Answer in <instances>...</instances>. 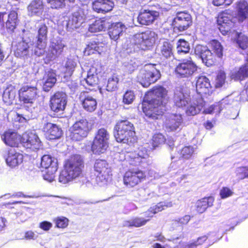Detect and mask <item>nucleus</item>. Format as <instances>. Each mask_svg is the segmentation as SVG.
I'll list each match as a JSON object with an SVG mask.
<instances>
[{
	"mask_svg": "<svg viewBox=\"0 0 248 248\" xmlns=\"http://www.w3.org/2000/svg\"><path fill=\"white\" fill-rule=\"evenodd\" d=\"M167 91L161 86H156L148 92L142 103V109L149 118L157 119L165 110L164 104L168 100Z\"/></svg>",
	"mask_w": 248,
	"mask_h": 248,
	"instance_id": "f257e3e1",
	"label": "nucleus"
},
{
	"mask_svg": "<svg viewBox=\"0 0 248 248\" xmlns=\"http://www.w3.org/2000/svg\"><path fill=\"white\" fill-rule=\"evenodd\" d=\"M83 167V162L80 156H72L67 160L64 169L61 172L59 182L64 184L79 177L82 174Z\"/></svg>",
	"mask_w": 248,
	"mask_h": 248,
	"instance_id": "f03ea898",
	"label": "nucleus"
},
{
	"mask_svg": "<svg viewBox=\"0 0 248 248\" xmlns=\"http://www.w3.org/2000/svg\"><path fill=\"white\" fill-rule=\"evenodd\" d=\"M114 136L118 142L130 144L137 141L133 124L127 120L118 122L114 128Z\"/></svg>",
	"mask_w": 248,
	"mask_h": 248,
	"instance_id": "7ed1b4c3",
	"label": "nucleus"
},
{
	"mask_svg": "<svg viewBox=\"0 0 248 248\" xmlns=\"http://www.w3.org/2000/svg\"><path fill=\"white\" fill-rule=\"evenodd\" d=\"M155 66V64H147L140 70L137 79L143 87H149L160 78V72Z\"/></svg>",
	"mask_w": 248,
	"mask_h": 248,
	"instance_id": "20e7f679",
	"label": "nucleus"
},
{
	"mask_svg": "<svg viewBox=\"0 0 248 248\" xmlns=\"http://www.w3.org/2000/svg\"><path fill=\"white\" fill-rule=\"evenodd\" d=\"M157 39V35L155 32L147 31L144 32L135 34L133 36V41L138 48L146 50L152 48Z\"/></svg>",
	"mask_w": 248,
	"mask_h": 248,
	"instance_id": "39448f33",
	"label": "nucleus"
},
{
	"mask_svg": "<svg viewBox=\"0 0 248 248\" xmlns=\"http://www.w3.org/2000/svg\"><path fill=\"white\" fill-rule=\"evenodd\" d=\"M109 134L104 128L99 129L93 140L92 150L93 154L100 155L104 153L108 147Z\"/></svg>",
	"mask_w": 248,
	"mask_h": 248,
	"instance_id": "423d86ee",
	"label": "nucleus"
},
{
	"mask_svg": "<svg viewBox=\"0 0 248 248\" xmlns=\"http://www.w3.org/2000/svg\"><path fill=\"white\" fill-rule=\"evenodd\" d=\"M217 21L220 31L226 35L231 33V29L234 25L236 18L233 16L231 11L226 10L218 15Z\"/></svg>",
	"mask_w": 248,
	"mask_h": 248,
	"instance_id": "0eeeda50",
	"label": "nucleus"
},
{
	"mask_svg": "<svg viewBox=\"0 0 248 248\" xmlns=\"http://www.w3.org/2000/svg\"><path fill=\"white\" fill-rule=\"evenodd\" d=\"M92 126L86 119L76 122L70 128V137L73 140H79L87 136Z\"/></svg>",
	"mask_w": 248,
	"mask_h": 248,
	"instance_id": "6e6552de",
	"label": "nucleus"
},
{
	"mask_svg": "<svg viewBox=\"0 0 248 248\" xmlns=\"http://www.w3.org/2000/svg\"><path fill=\"white\" fill-rule=\"evenodd\" d=\"M94 170L98 173L96 178L97 184L100 186L106 185L110 178V170L106 161L104 160H96L94 164Z\"/></svg>",
	"mask_w": 248,
	"mask_h": 248,
	"instance_id": "1a4fd4ad",
	"label": "nucleus"
},
{
	"mask_svg": "<svg viewBox=\"0 0 248 248\" xmlns=\"http://www.w3.org/2000/svg\"><path fill=\"white\" fill-rule=\"evenodd\" d=\"M197 70V66L191 58L183 60L175 68V73L181 78H188Z\"/></svg>",
	"mask_w": 248,
	"mask_h": 248,
	"instance_id": "9d476101",
	"label": "nucleus"
},
{
	"mask_svg": "<svg viewBox=\"0 0 248 248\" xmlns=\"http://www.w3.org/2000/svg\"><path fill=\"white\" fill-rule=\"evenodd\" d=\"M47 28L43 24L41 25L38 31L37 41L34 48V55L40 57L46 52V46Z\"/></svg>",
	"mask_w": 248,
	"mask_h": 248,
	"instance_id": "9b49d317",
	"label": "nucleus"
},
{
	"mask_svg": "<svg viewBox=\"0 0 248 248\" xmlns=\"http://www.w3.org/2000/svg\"><path fill=\"white\" fill-rule=\"evenodd\" d=\"M145 176L142 170L139 169L130 170L124 174V183L127 187H132L140 183Z\"/></svg>",
	"mask_w": 248,
	"mask_h": 248,
	"instance_id": "f8f14e48",
	"label": "nucleus"
},
{
	"mask_svg": "<svg viewBox=\"0 0 248 248\" xmlns=\"http://www.w3.org/2000/svg\"><path fill=\"white\" fill-rule=\"evenodd\" d=\"M65 46L63 41L61 39L52 40L48 51L46 53V62H48L59 57L62 54Z\"/></svg>",
	"mask_w": 248,
	"mask_h": 248,
	"instance_id": "ddd939ff",
	"label": "nucleus"
},
{
	"mask_svg": "<svg viewBox=\"0 0 248 248\" xmlns=\"http://www.w3.org/2000/svg\"><path fill=\"white\" fill-rule=\"evenodd\" d=\"M205 106L202 97L196 94L190 99L186 104V113L187 115L194 116L198 114Z\"/></svg>",
	"mask_w": 248,
	"mask_h": 248,
	"instance_id": "4468645a",
	"label": "nucleus"
},
{
	"mask_svg": "<svg viewBox=\"0 0 248 248\" xmlns=\"http://www.w3.org/2000/svg\"><path fill=\"white\" fill-rule=\"evenodd\" d=\"M191 23V16L186 12L177 13L172 22V26L175 31H182L186 30Z\"/></svg>",
	"mask_w": 248,
	"mask_h": 248,
	"instance_id": "2eb2a0df",
	"label": "nucleus"
},
{
	"mask_svg": "<svg viewBox=\"0 0 248 248\" xmlns=\"http://www.w3.org/2000/svg\"><path fill=\"white\" fill-rule=\"evenodd\" d=\"M21 143L25 148L33 151L39 149L41 147V142L38 136L32 132H26L22 135Z\"/></svg>",
	"mask_w": 248,
	"mask_h": 248,
	"instance_id": "dca6fc26",
	"label": "nucleus"
},
{
	"mask_svg": "<svg viewBox=\"0 0 248 248\" xmlns=\"http://www.w3.org/2000/svg\"><path fill=\"white\" fill-rule=\"evenodd\" d=\"M38 91L35 86L25 85L19 90L20 100L26 104H32L35 100Z\"/></svg>",
	"mask_w": 248,
	"mask_h": 248,
	"instance_id": "f3484780",
	"label": "nucleus"
},
{
	"mask_svg": "<svg viewBox=\"0 0 248 248\" xmlns=\"http://www.w3.org/2000/svg\"><path fill=\"white\" fill-rule=\"evenodd\" d=\"M67 103L66 95L63 92H57L51 98L50 107L55 112L64 110Z\"/></svg>",
	"mask_w": 248,
	"mask_h": 248,
	"instance_id": "a211bd4d",
	"label": "nucleus"
},
{
	"mask_svg": "<svg viewBox=\"0 0 248 248\" xmlns=\"http://www.w3.org/2000/svg\"><path fill=\"white\" fill-rule=\"evenodd\" d=\"M15 50V55L17 57L28 58L34 54V50L33 51L32 44L31 41L23 40L16 45Z\"/></svg>",
	"mask_w": 248,
	"mask_h": 248,
	"instance_id": "6ab92c4d",
	"label": "nucleus"
},
{
	"mask_svg": "<svg viewBox=\"0 0 248 248\" xmlns=\"http://www.w3.org/2000/svg\"><path fill=\"white\" fill-rule=\"evenodd\" d=\"M195 52L196 54L200 56L202 62L207 66L212 65L216 60L215 55L206 46L197 45Z\"/></svg>",
	"mask_w": 248,
	"mask_h": 248,
	"instance_id": "aec40b11",
	"label": "nucleus"
},
{
	"mask_svg": "<svg viewBox=\"0 0 248 248\" xmlns=\"http://www.w3.org/2000/svg\"><path fill=\"white\" fill-rule=\"evenodd\" d=\"M196 90L197 94L202 97L212 93V88L209 79L203 76L198 77L196 80Z\"/></svg>",
	"mask_w": 248,
	"mask_h": 248,
	"instance_id": "412c9836",
	"label": "nucleus"
},
{
	"mask_svg": "<svg viewBox=\"0 0 248 248\" xmlns=\"http://www.w3.org/2000/svg\"><path fill=\"white\" fill-rule=\"evenodd\" d=\"M85 15L82 9H78L73 13L67 23V28L70 31L78 28L84 22Z\"/></svg>",
	"mask_w": 248,
	"mask_h": 248,
	"instance_id": "4be33fe9",
	"label": "nucleus"
},
{
	"mask_svg": "<svg viewBox=\"0 0 248 248\" xmlns=\"http://www.w3.org/2000/svg\"><path fill=\"white\" fill-rule=\"evenodd\" d=\"M191 98L189 91L186 89L178 88L174 93V102L178 107H186Z\"/></svg>",
	"mask_w": 248,
	"mask_h": 248,
	"instance_id": "5701e85b",
	"label": "nucleus"
},
{
	"mask_svg": "<svg viewBox=\"0 0 248 248\" xmlns=\"http://www.w3.org/2000/svg\"><path fill=\"white\" fill-rule=\"evenodd\" d=\"M17 14L15 11H11L6 16L5 13H0V23L2 26L5 23L6 28L10 31H13L17 23Z\"/></svg>",
	"mask_w": 248,
	"mask_h": 248,
	"instance_id": "b1692460",
	"label": "nucleus"
},
{
	"mask_svg": "<svg viewBox=\"0 0 248 248\" xmlns=\"http://www.w3.org/2000/svg\"><path fill=\"white\" fill-rule=\"evenodd\" d=\"M80 100L83 108L87 111H94L97 108L95 98L87 93H83L80 95Z\"/></svg>",
	"mask_w": 248,
	"mask_h": 248,
	"instance_id": "393cba45",
	"label": "nucleus"
},
{
	"mask_svg": "<svg viewBox=\"0 0 248 248\" xmlns=\"http://www.w3.org/2000/svg\"><path fill=\"white\" fill-rule=\"evenodd\" d=\"M159 16V13L155 11L144 10L138 17V21L141 25H148L152 24Z\"/></svg>",
	"mask_w": 248,
	"mask_h": 248,
	"instance_id": "a878e982",
	"label": "nucleus"
},
{
	"mask_svg": "<svg viewBox=\"0 0 248 248\" xmlns=\"http://www.w3.org/2000/svg\"><path fill=\"white\" fill-rule=\"evenodd\" d=\"M97 68L92 66L88 71L86 78H84L81 81V84L86 88H89L90 86H94L97 84L98 82Z\"/></svg>",
	"mask_w": 248,
	"mask_h": 248,
	"instance_id": "bb28decb",
	"label": "nucleus"
},
{
	"mask_svg": "<svg viewBox=\"0 0 248 248\" xmlns=\"http://www.w3.org/2000/svg\"><path fill=\"white\" fill-rule=\"evenodd\" d=\"M183 123L181 114H171L166 122V128L168 131H174L180 128Z\"/></svg>",
	"mask_w": 248,
	"mask_h": 248,
	"instance_id": "cd10ccee",
	"label": "nucleus"
},
{
	"mask_svg": "<svg viewBox=\"0 0 248 248\" xmlns=\"http://www.w3.org/2000/svg\"><path fill=\"white\" fill-rule=\"evenodd\" d=\"M108 29V35L111 39L114 41L117 40L122 35L123 32L125 31L126 28L122 22L111 23Z\"/></svg>",
	"mask_w": 248,
	"mask_h": 248,
	"instance_id": "c85d7f7f",
	"label": "nucleus"
},
{
	"mask_svg": "<svg viewBox=\"0 0 248 248\" xmlns=\"http://www.w3.org/2000/svg\"><path fill=\"white\" fill-rule=\"evenodd\" d=\"M21 137L17 133L10 130L6 131L1 139L4 143L11 147H16L21 143Z\"/></svg>",
	"mask_w": 248,
	"mask_h": 248,
	"instance_id": "c756f323",
	"label": "nucleus"
},
{
	"mask_svg": "<svg viewBox=\"0 0 248 248\" xmlns=\"http://www.w3.org/2000/svg\"><path fill=\"white\" fill-rule=\"evenodd\" d=\"M231 39L242 49H246L248 46V37L242 32L233 31L231 32Z\"/></svg>",
	"mask_w": 248,
	"mask_h": 248,
	"instance_id": "7c9ffc66",
	"label": "nucleus"
},
{
	"mask_svg": "<svg viewBox=\"0 0 248 248\" xmlns=\"http://www.w3.org/2000/svg\"><path fill=\"white\" fill-rule=\"evenodd\" d=\"M43 130L46 138L50 140L58 139L62 135L61 129L56 124L50 123L45 124Z\"/></svg>",
	"mask_w": 248,
	"mask_h": 248,
	"instance_id": "2f4dec72",
	"label": "nucleus"
},
{
	"mask_svg": "<svg viewBox=\"0 0 248 248\" xmlns=\"http://www.w3.org/2000/svg\"><path fill=\"white\" fill-rule=\"evenodd\" d=\"M113 3L109 0H94L93 2V8L97 13H106L111 11Z\"/></svg>",
	"mask_w": 248,
	"mask_h": 248,
	"instance_id": "473e14b6",
	"label": "nucleus"
},
{
	"mask_svg": "<svg viewBox=\"0 0 248 248\" xmlns=\"http://www.w3.org/2000/svg\"><path fill=\"white\" fill-rule=\"evenodd\" d=\"M23 160V155L17 152L15 149H12L9 150L6 162L9 167H15L20 164Z\"/></svg>",
	"mask_w": 248,
	"mask_h": 248,
	"instance_id": "72a5a7b5",
	"label": "nucleus"
},
{
	"mask_svg": "<svg viewBox=\"0 0 248 248\" xmlns=\"http://www.w3.org/2000/svg\"><path fill=\"white\" fill-rule=\"evenodd\" d=\"M110 26V21L109 19L101 18L96 20L93 23L90 24L88 30L91 32L105 31Z\"/></svg>",
	"mask_w": 248,
	"mask_h": 248,
	"instance_id": "f704fd0d",
	"label": "nucleus"
},
{
	"mask_svg": "<svg viewBox=\"0 0 248 248\" xmlns=\"http://www.w3.org/2000/svg\"><path fill=\"white\" fill-rule=\"evenodd\" d=\"M236 5L237 18L240 22H242L248 17V4L245 0H241Z\"/></svg>",
	"mask_w": 248,
	"mask_h": 248,
	"instance_id": "c9c22d12",
	"label": "nucleus"
},
{
	"mask_svg": "<svg viewBox=\"0 0 248 248\" xmlns=\"http://www.w3.org/2000/svg\"><path fill=\"white\" fill-rule=\"evenodd\" d=\"M148 156V150L145 147H141L138 151L134 153H128L125 155L126 158L133 159L135 164L140 163L142 158H145Z\"/></svg>",
	"mask_w": 248,
	"mask_h": 248,
	"instance_id": "e433bc0d",
	"label": "nucleus"
},
{
	"mask_svg": "<svg viewBox=\"0 0 248 248\" xmlns=\"http://www.w3.org/2000/svg\"><path fill=\"white\" fill-rule=\"evenodd\" d=\"M44 4L42 0H32L28 6V11L31 16H38L42 13Z\"/></svg>",
	"mask_w": 248,
	"mask_h": 248,
	"instance_id": "4c0bfd02",
	"label": "nucleus"
},
{
	"mask_svg": "<svg viewBox=\"0 0 248 248\" xmlns=\"http://www.w3.org/2000/svg\"><path fill=\"white\" fill-rule=\"evenodd\" d=\"M43 89L45 91H48L56 82V74L52 70L46 72L43 78Z\"/></svg>",
	"mask_w": 248,
	"mask_h": 248,
	"instance_id": "58836bf2",
	"label": "nucleus"
},
{
	"mask_svg": "<svg viewBox=\"0 0 248 248\" xmlns=\"http://www.w3.org/2000/svg\"><path fill=\"white\" fill-rule=\"evenodd\" d=\"M213 197L204 198L196 203V210L199 213H203L208 206H211L214 202Z\"/></svg>",
	"mask_w": 248,
	"mask_h": 248,
	"instance_id": "ea45409f",
	"label": "nucleus"
},
{
	"mask_svg": "<svg viewBox=\"0 0 248 248\" xmlns=\"http://www.w3.org/2000/svg\"><path fill=\"white\" fill-rule=\"evenodd\" d=\"M16 94V90L12 85L9 86L4 91L3 100L7 105H11L14 100Z\"/></svg>",
	"mask_w": 248,
	"mask_h": 248,
	"instance_id": "a19ab883",
	"label": "nucleus"
},
{
	"mask_svg": "<svg viewBox=\"0 0 248 248\" xmlns=\"http://www.w3.org/2000/svg\"><path fill=\"white\" fill-rule=\"evenodd\" d=\"M231 77L235 80H243L248 77V66L244 65L231 73Z\"/></svg>",
	"mask_w": 248,
	"mask_h": 248,
	"instance_id": "79ce46f5",
	"label": "nucleus"
},
{
	"mask_svg": "<svg viewBox=\"0 0 248 248\" xmlns=\"http://www.w3.org/2000/svg\"><path fill=\"white\" fill-rule=\"evenodd\" d=\"M77 60L76 58H68L64 66V77H68L72 75L77 66Z\"/></svg>",
	"mask_w": 248,
	"mask_h": 248,
	"instance_id": "37998d69",
	"label": "nucleus"
},
{
	"mask_svg": "<svg viewBox=\"0 0 248 248\" xmlns=\"http://www.w3.org/2000/svg\"><path fill=\"white\" fill-rule=\"evenodd\" d=\"M103 50L102 44L97 43L94 41L90 42L85 48L84 53L85 54L89 55L93 54L95 52L100 53Z\"/></svg>",
	"mask_w": 248,
	"mask_h": 248,
	"instance_id": "c03bdc74",
	"label": "nucleus"
},
{
	"mask_svg": "<svg viewBox=\"0 0 248 248\" xmlns=\"http://www.w3.org/2000/svg\"><path fill=\"white\" fill-rule=\"evenodd\" d=\"M55 163L56 168H58L57 161L55 158H52L49 155H44L42 157L41 166L42 168L46 169H51Z\"/></svg>",
	"mask_w": 248,
	"mask_h": 248,
	"instance_id": "a18cd8bd",
	"label": "nucleus"
},
{
	"mask_svg": "<svg viewBox=\"0 0 248 248\" xmlns=\"http://www.w3.org/2000/svg\"><path fill=\"white\" fill-rule=\"evenodd\" d=\"M210 50L215 55L216 57L221 58L223 56V46L220 43L216 40L210 42Z\"/></svg>",
	"mask_w": 248,
	"mask_h": 248,
	"instance_id": "49530a36",
	"label": "nucleus"
},
{
	"mask_svg": "<svg viewBox=\"0 0 248 248\" xmlns=\"http://www.w3.org/2000/svg\"><path fill=\"white\" fill-rule=\"evenodd\" d=\"M119 80L118 77L116 75H113L109 78L108 81L106 90L108 92H113L116 90L118 88Z\"/></svg>",
	"mask_w": 248,
	"mask_h": 248,
	"instance_id": "de8ad7c7",
	"label": "nucleus"
},
{
	"mask_svg": "<svg viewBox=\"0 0 248 248\" xmlns=\"http://www.w3.org/2000/svg\"><path fill=\"white\" fill-rule=\"evenodd\" d=\"M148 220L142 218L136 217L129 221H125L124 225L127 227H139L145 225Z\"/></svg>",
	"mask_w": 248,
	"mask_h": 248,
	"instance_id": "09e8293b",
	"label": "nucleus"
},
{
	"mask_svg": "<svg viewBox=\"0 0 248 248\" xmlns=\"http://www.w3.org/2000/svg\"><path fill=\"white\" fill-rule=\"evenodd\" d=\"M55 163L53 164V166L51 168V169H46L45 171L43 173V178L44 180L51 182L54 181L55 178V173L57 171L58 168H56Z\"/></svg>",
	"mask_w": 248,
	"mask_h": 248,
	"instance_id": "8fccbe9b",
	"label": "nucleus"
},
{
	"mask_svg": "<svg viewBox=\"0 0 248 248\" xmlns=\"http://www.w3.org/2000/svg\"><path fill=\"white\" fill-rule=\"evenodd\" d=\"M190 49L189 43L183 39H180L177 43V50L179 53H186Z\"/></svg>",
	"mask_w": 248,
	"mask_h": 248,
	"instance_id": "3c124183",
	"label": "nucleus"
},
{
	"mask_svg": "<svg viewBox=\"0 0 248 248\" xmlns=\"http://www.w3.org/2000/svg\"><path fill=\"white\" fill-rule=\"evenodd\" d=\"M194 148L190 146L184 147L181 151V157L185 159L191 158L194 153Z\"/></svg>",
	"mask_w": 248,
	"mask_h": 248,
	"instance_id": "603ef678",
	"label": "nucleus"
},
{
	"mask_svg": "<svg viewBox=\"0 0 248 248\" xmlns=\"http://www.w3.org/2000/svg\"><path fill=\"white\" fill-rule=\"evenodd\" d=\"M164 136L160 133L155 134L152 138V145L154 148L163 144L165 141Z\"/></svg>",
	"mask_w": 248,
	"mask_h": 248,
	"instance_id": "864d4df0",
	"label": "nucleus"
},
{
	"mask_svg": "<svg viewBox=\"0 0 248 248\" xmlns=\"http://www.w3.org/2000/svg\"><path fill=\"white\" fill-rule=\"evenodd\" d=\"M135 98L134 92L131 90L126 91L123 95V103L125 105L131 104Z\"/></svg>",
	"mask_w": 248,
	"mask_h": 248,
	"instance_id": "5fc2aeb1",
	"label": "nucleus"
},
{
	"mask_svg": "<svg viewBox=\"0 0 248 248\" xmlns=\"http://www.w3.org/2000/svg\"><path fill=\"white\" fill-rule=\"evenodd\" d=\"M161 52L162 55L168 58L172 54V46L168 42H164L161 48Z\"/></svg>",
	"mask_w": 248,
	"mask_h": 248,
	"instance_id": "6e6d98bb",
	"label": "nucleus"
},
{
	"mask_svg": "<svg viewBox=\"0 0 248 248\" xmlns=\"http://www.w3.org/2000/svg\"><path fill=\"white\" fill-rule=\"evenodd\" d=\"M235 173L236 176L240 179L248 177V166L237 168Z\"/></svg>",
	"mask_w": 248,
	"mask_h": 248,
	"instance_id": "4d7b16f0",
	"label": "nucleus"
},
{
	"mask_svg": "<svg viewBox=\"0 0 248 248\" xmlns=\"http://www.w3.org/2000/svg\"><path fill=\"white\" fill-rule=\"evenodd\" d=\"M207 238L205 236H203L201 237H199L197 242L191 244L190 245H185L184 246L183 244H179L176 247H174V248H194L196 246L201 245L206 240Z\"/></svg>",
	"mask_w": 248,
	"mask_h": 248,
	"instance_id": "13d9d810",
	"label": "nucleus"
},
{
	"mask_svg": "<svg viewBox=\"0 0 248 248\" xmlns=\"http://www.w3.org/2000/svg\"><path fill=\"white\" fill-rule=\"evenodd\" d=\"M225 79L226 75L224 72L222 71H219L217 76L215 84L216 87L219 88L222 87L225 83Z\"/></svg>",
	"mask_w": 248,
	"mask_h": 248,
	"instance_id": "bf43d9fd",
	"label": "nucleus"
},
{
	"mask_svg": "<svg viewBox=\"0 0 248 248\" xmlns=\"http://www.w3.org/2000/svg\"><path fill=\"white\" fill-rule=\"evenodd\" d=\"M55 223L58 228H64L68 224V219L63 217H58L55 219Z\"/></svg>",
	"mask_w": 248,
	"mask_h": 248,
	"instance_id": "052dcab7",
	"label": "nucleus"
},
{
	"mask_svg": "<svg viewBox=\"0 0 248 248\" xmlns=\"http://www.w3.org/2000/svg\"><path fill=\"white\" fill-rule=\"evenodd\" d=\"M233 194L232 190L227 187H222L219 192V195L222 199H226L231 196Z\"/></svg>",
	"mask_w": 248,
	"mask_h": 248,
	"instance_id": "680f3d73",
	"label": "nucleus"
},
{
	"mask_svg": "<svg viewBox=\"0 0 248 248\" xmlns=\"http://www.w3.org/2000/svg\"><path fill=\"white\" fill-rule=\"evenodd\" d=\"M221 111L219 104L212 105L204 109L203 113L205 114H212L214 112L219 113Z\"/></svg>",
	"mask_w": 248,
	"mask_h": 248,
	"instance_id": "e2e57ef3",
	"label": "nucleus"
},
{
	"mask_svg": "<svg viewBox=\"0 0 248 248\" xmlns=\"http://www.w3.org/2000/svg\"><path fill=\"white\" fill-rule=\"evenodd\" d=\"M52 8H59L64 5L65 0H47Z\"/></svg>",
	"mask_w": 248,
	"mask_h": 248,
	"instance_id": "0e129e2a",
	"label": "nucleus"
},
{
	"mask_svg": "<svg viewBox=\"0 0 248 248\" xmlns=\"http://www.w3.org/2000/svg\"><path fill=\"white\" fill-rule=\"evenodd\" d=\"M137 63L133 61H130V62H124V68L125 71L128 72H131L137 67Z\"/></svg>",
	"mask_w": 248,
	"mask_h": 248,
	"instance_id": "69168bd1",
	"label": "nucleus"
},
{
	"mask_svg": "<svg viewBox=\"0 0 248 248\" xmlns=\"http://www.w3.org/2000/svg\"><path fill=\"white\" fill-rule=\"evenodd\" d=\"M163 210L164 209L163 207L162 203L160 202L156 205L151 207L149 210L148 212L152 213L153 214H155Z\"/></svg>",
	"mask_w": 248,
	"mask_h": 248,
	"instance_id": "338daca9",
	"label": "nucleus"
},
{
	"mask_svg": "<svg viewBox=\"0 0 248 248\" xmlns=\"http://www.w3.org/2000/svg\"><path fill=\"white\" fill-rule=\"evenodd\" d=\"M233 0H213L212 4L216 6L230 5Z\"/></svg>",
	"mask_w": 248,
	"mask_h": 248,
	"instance_id": "774afa93",
	"label": "nucleus"
}]
</instances>
